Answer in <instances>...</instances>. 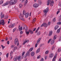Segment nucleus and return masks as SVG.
Segmentation results:
<instances>
[{
    "instance_id": "nucleus-1",
    "label": "nucleus",
    "mask_w": 61,
    "mask_h": 61,
    "mask_svg": "<svg viewBox=\"0 0 61 61\" xmlns=\"http://www.w3.org/2000/svg\"><path fill=\"white\" fill-rule=\"evenodd\" d=\"M50 3V5L51 6H52L54 4V2L52 1H51V0H48L47 3V5H49V4Z\"/></svg>"
},
{
    "instance_id": "nucleus-2",
    "label": "nucleus",
    "mask_w": 61,
    "mask_h": 61,
    "mask_svg": "<svg viewBox=\"0 0 61 61\" xmlns=\"http://www.w3.org/2000/svg\"><path fill=\"white\" fill-rule=\"evenodd\" d=\"M17 0H11V1L9 3L11 5H14L17 3Z\"/></svg>"
},
{
    "instance_id": "nucleus-3",
    "label": "nucleus",
    "mask_w": 61,
    "mask_h": 61,
    "mask_svg": "<svg viewBox=\"0 0 61 61\" xmlns=\"http://www.w3.org/2000/svg\"><path fill=\"white\" fill-rule=\"evenodd\" d=\"M21 60V57L20 56H18V57H16L15 58H14V61H20Z\"/></svg>"
},
{
    "instance_id": "nucleus-4",
    "label": "nucleus",
    "mask_w": 61,
    "mask_h": 61,
    "mask_svg": "<svg viewBox=\"0 0 61 61\" xmlns=\"http://www.w3.org/2000/svg\"><path fill=\"white\" fill-rule=\"evenodd\" d=\"M20 15L19 16V18L22 20V21H25V19H24L23 17L24 16V15L23 14H21V13H20Z\"/></svg>"
},
{
    "instance_id": "nucleus-5",
    "label": "nucleus",
    "mask_w": 61,
    "mask_h": 61,
    "mask_svg": "<svg viewBox=\"0 0 61 61\" xmlns=\"http://www.w3.org/2000/svg\"><path fill=\"white\" fill-rule=\"evenodd\" d=\"M14 42L15 45H16L17 44V46L19 45V41H18L17 38H16L14 40Z\"/></svg>"
},
{
    "instance_id": "nucleus-6",
    "label": "nucleus",
    "mask_w": 61,
    "mask_h": 61,
    "mask_svg": "<svg viewBox=\"0 0 61 61\" xmlns=\"http://www.w3.org/2000/svg\"><path fill=\"white\" fill-rule=\"evenodd\" d=\"M5 24L4 21V20L1 19L0 20V26L1 25H4Z\"/></svg>"
},
{
    "instance_id": "nucleus-7",
    "label": "nucleus",
    "mask_w": 61,
    "mask_h": 61,
    "mask_svg": "<svg viewBox=\"0 0 61 61\" xmlns=\"http://www.w3.org/2000/svg\"><path fill=\"white\" fill-rule=\"evenodd\" d=\"M47 26H48V25H47V24L46 23H43V24L41 25V27H43V26H44V27H46Z\"/></svg>"
},
{
    "instance_id": "nucleus-8",
    "label": "nucleus",
    "mask_w": 61,
    "mask_h": 61,
    "mask_svg": "<svg viewBox=\"0 0 61 61\" xmlns=\"http://www.w3.org/2000/svg\"><path fill=\"white\" fill-rule=\"evenodd\" d=\"M48 11H49L48 7H47L46 9V10L45 9V10H44L43 12H44L45 14H46V13H47V12H48Z\"/></svg>"
},
{
    "instance_id": "nucleus-9",
    "label": "nucleus",
    "mask_w": 61,
    "mask_h": 61,
    "mask_svg": "<svg viewBox=\"0 0 61 61\" xmlns=\"http://www.w3.org/2000/svg\"><path fill=\"white\" fill-rule=\"evenodd\" d=\"M38 6L39 5L37 4H35L33 5V6L34 8H37Z\"/></svg>"
},
{
    "instance_id": "nucleus-10",
    "label": "nucleus",
    "mask_w": 61,
    "mask_h": 61,
    "mask_svg": "<svg viewBox=\"0 0 61 61\" xmlns=\"http://www.w3.org/2000/svg\"><path fill=\"white\" fill-rule=\"evenodd\" d=\"M15 26V24H12L10 25L9 26V28H13Z\"/></svg>"
},
{
    "instance_id": "nucleus-11",
    "label": "nucleus",
    "mask_w": 61,
    "mask_h": 61,
    "mask_svg": "<svg viewBox=\"0 0 61 61\" xmlns=\"http://www.w3.org/2000/svg\"><path fill=\"white\" fill-rule=\"evenodd\" d=\"M23 29H25V31H27L28 30V29L27 28V27L26 25H25L24 27H23Z\"/></svg>"
},
{
    "instance_id": "nucleus-12",
    "label": "nucleus",
    "mask_w": 61,
    "mask_h": 61,
    "mask_svg": "<svg viewBox=\"0 0 61 61\" xmlns=\"http://www.w3.org/2000/svg\"><path fill=\"white\" fill-rule=\"evenodd\" d=\"M54 56V54L53 53H51L49 57L50 58H52Z\"/></svg>"
},
{
    "instance_id": "nucleus-13",
    "label": "nucleus",
    "mask_w": 61,
    "mask_h": 61,
    "mask_svg": "<svg viewBox=\"0 0 61 61\" xmlns=\"http://www.w3.org/2000/svg\"><path fill=\"white\" fill-rule=\"evenodd\" d=\"M55 43V40H52L51 42V45H53Z\"/></svg>"
},
{
    "instance_id": "nucleus-14",
    "label": "nucleus",
    "mask_w": 61,
    "mask_h": 61,
    "mask_svg": "<svg viewBox=\"0 0 61 61\" xmlns=\"http://www.w3.org/2000/svg\"><path fill=\"white\" fill-rule=\"evenodd\" d=\"M25 18H27L28 16H29V13H27L26 14H25Z\"/></svg>"
},
{
    "instance_id": "nucleus-15",
    "label": "nucleus",
    "mask_w": 61,
    "mask_h": 61,
    "mask_svg": "<svg viewBox=\"0 0 61 61\" xmlns=\"http://www.w3.org/2000/svg\"><path fill=\"white\" fill-rule=\"evenodd\" d=\"M40 48L39 47L38 49H37V51H36V53H38L39 52V51H40Z\"/></svg>"
},
{
    "instance_id": "nucleus-16",
    "label": "nucleus",
    "mask_w": 61,
    "mask_h": 61,
    "mask_svg": "<svg viewBox=\"0 0 61 61\" xmlns=\"http://www.w3.org/2000/svg\"><path fill=\"white\" fill-rule=\"evenodd\" d=\"M29 31L30 32V33L31 34H34V32H33V31H32L31 30H29Z\"/></svg>"
},
{
    "instance_id": "nucleus-17",
    "label": "nucleus",
    "mask_w": 61,
    "mask_h": 61,
    "mask_svg": "<svg viewBox=\"0 0 61 61\" xmlns=\"http://www.w3.org/2000/svg\"><path fill=\"white\" fill-rule=\"evenodd\" d=\"M38 4H40V5H41L42 4V1L40 0H38Z\"/></svg>"
},
{
    "instance_id": "nucleus-18",
    "label": "nucleus",
    "mask_w": 61,
    "mask_h": 61,
    "mask_svg": "<svg viewBox=\"0 0 61 61\" xmlns=\"http://www.w3.org/2000/svg\"><path fill=\"white\" fill-rule=\"evenodd\" d=\"M29 41V40H27V41H25L23 43V45H25L26 43L28 42Z\"/></svg>"
},
{
    "instance_id": "nucleus-19",
    "label": "nucleus",
    "mask_w": 61,
    "mask_h": 61,
    "mask_svg": "<svg viewBox=\"0 0 61 61\" xmlns=\"http://www.w3.org/2000/svg\"><path fill=\"white\" fill-rule=\"evenodd\" d=\"M35 55V52H32L31 53V56H34V55Z\"/></svg>"
},
{
    "instance_id": "nucleus-20",
    "label": "nucleus",
    "mask_w": 61,
    "mask_h": 61,
    "mask_svg": "<svg viewBox=\"0 0 61 61\" xmlns=\"http://www.w3.org/2000/svg\"><path fill=\"white\" fill-rule=\"evenodd\" d=\"M26 11H25V10H24L23 12V15H25L26 14Z\"/></svg>"
},
{
    "instance_id": "nucleus-21",
    "label": "nucleus",
    "mask_w": 61,
    "mask_h": 61,
    "mask_svg": "<svg viewBox=\"0 0 61 61\" xmlns=\"http://www.w3.org/2000/svg\"><path fill=\"white\" fill-rule=\"evenodd\" d=\"M58 27H59V26H58V25H56L55 26L54 29L55 30H56V29H58Z\"/></svg>"
},
{
    "instance_id": "nucleus-22",
    "label": "nucleus",
    "mask_w": 61,
    "mask_h": 61,
    "mask_svg": "<svg viewBox=\"0 0 61 61\" xmlns=\"http://www.w3.org/2000/svg\"><path fill=\"white\" fill-rule=\"evenodd\" d=\"M10 2L7 1L5 3V4H3V5H4L5 6V4L6 5H8V4Z\"/></svg>"
},
{
    "instance_id": "nucleus-23",
    "label": "nucleus",
    "mask_w": 61,
    "mask_h": 61,
    "mask_svg": "<svg viewBox=\"0 0 61 61\" xmlns=\"http://www.w3.org/2000/svg\"><path fill=\"white\" fill-rule=\"evenodd\" d=\"M22 6H23V5L21 4H19V7L20 8H22Z\"/></svg>"
},
{
    "instance_id": "nucleus-24",
    "label": "nucleus",
    "mask_w": 61,
    "mask_h": 61,
    "mask_svg": "<svg viewBox=\"0 0 61 61\" xmlns=\"http://www.w3.org/2000/svg\"><path fill=\"white\" fill-rule=\"evenodd\" d=\"M61 30V28H60L59 29H58L57 32V33H59V32H60V30Z\"/></svg>"
},
{
    "instance_id": "nucleus-25",
    "label": "nucleus",
    "mask_w": 61,
    "mask_h": 61,
    "mask_svg": "<svg viewBox=\"0 0 61 61\" xmlns=\"http://www.w3.org/2000/svg\"><path fill=\"white\" fill-rule=\"evenodd\" d=\"M19 31H22V30H23V28H22V27H20V28H19Z\"/></svg>"
},
{
    "instance_id": "nucleus-26",
    "label": "nucleus",
    "mask_w": 61,
    "mask_h": 61,
    "mask_svg": "<svg viewBox=\"0 0 61 61\" xmlns=\"http://www.w3.org/2000/svg\"><path fill=\"white\" fill-rule=\"evenodd\" d=\"M52 33H53V32H52V31H51L49 32V34L50 36H51L52 35Z\"/></svg>"
},
{
    "instance_id": "nucleus-27",
    "label": "nucleus",
    "mask_w": 61,
    "mask_h": 61,
    "mask_svg": "<svg viewBox=\"0 0 61 61\" xmlns=\"http://www.w3.org/2000/svg\"><path fill=\"white\" fill-rule=\"evenodd\" d=\"M41 33V32L40 31H39V32H38L37 34V36H39V35L40 34V33Z\"/></svg>"
},
{
    "instance_id": "nucleus-28",
    "label": "nucleus",
    "mask_w": 61,
    "mask_h": 61,
    "mask_svg": "<svg viewBox=\"0 0 61 61\" xmlns=\"http://www.w3.org/2000/svg\"><path fill=\"white\" fill-rule=\"evenodd\" d=\"M40 28L39 27L36 30V31L35 32V33H36L38 31V30Z\"/></svg>"
},
{
    "instance_id": "nucleus-29",
    "label": "nucleus",
    "mask_w": 61,
    "mask_h": 61,
    "mask_svg": "<svg viewBox=\"0 0 61 61\" xmlns=\"http://www.w3.org/2000/svg\"><path fill=\"white\" fill-rule=\"evenodd\" d=\"M30 52H29V51H27V53L26 55L28 56H29L30 55Z\"/></svg>"
},
{
    "instance_id": "nucleus-30",
    "label": "nucleus",
    "mask_w": 61,
    "mask_h": 61,
    "mask_svg": "<svg viewBox=\"0 0 61 61\" xmlns=\"http://www.w3.org/2000/svg\"><path fill=\"white\" fill-rule=\"evenodd\" d=\"M33 50V48H31L30 49L29 51H30V52H31V51H32Z\"/></svg>"
},
{
    "instance_id": "nucleus-31",
    "label": "nucleus",
    "mask_w": 61,
    "mask_h": 61,
    "mask_svg": "<svg viewBox=\"0 0 61 61\" xmlns=\"http://www.w3.org/2000/svg\"><path fill=\"white\" fill-rule=\"evenodd\" d=\"M25 31L26 32V34H27V35H29V31Z\"/></svg>"
},
{
    "instance_id": "nucleus-32",
    "label": "nucleus",
    "mask_w": 61,
    "mask_h": 61,
    "mask_svg": "<svg viewBox=\"0 0 61 61\" xmlns=\"http://www.w3.org/2000/svg\"><path fill=\"white\" fill-rule=\"evenodd\" d=\"M40 40H41V38H39L37 41V43H38L40 41Z\"/></svg>"
},
{
    "instance_id": "nucleus-33",
    "label": "nucleus",
    "mask_w": 61,
    "mask_h": 61,
    "mask_svg": "<svg viewBox=\"0 0 61 61\" xmlns=\"http://www.w3.org/2000/svg\"><path fill=\"white\" fill-rule=\"evenodd\" d=\"M56 35H55L54 37L53 40H55V39H56Z\"/></svg>"
},
{
    "instance_id": "nucleus-34",
    "label": "nucleus",
    "mask_w": 61,
    "mask_h": 61,
    "mask_svg": "<svg viewBox=\"0 0 61 61\" xmlns=\"http://www.w3.org/2000/svg\"><path fill=\"white\" fill-rule=\"evenodd\" d=\"M4 3L3 0L0 1V4H2V3Z\"/></svg>"
},
{
    "instance_id": "nucleus-35",
    "label": "nucleus",
    "mask_w": 61,
    "mask_h": 61,
    "mask_svg": "<svg viewBox=\"0 0 61 61\" xmlns=\"http://www.w3.org/2000/svg\"><path fill=\"white\" fill-rule=\"evenodd\" d=\"M61 51V48H59L58 49V52H60V51Z\"/></svg>"
},
{
    "instance_id": "nucleus-36",
    "label": "nucleus",
    "mask_w": 61,
    "mask_h": 61,
    "mask_svg": "<svg viewBox=\"0 0 61 61\" xmlns=\"http://www.w3.org/2000/svg\"><path fill=\"white\" fill-rule=\"evenodd\" d=\"M51 40H52V39H50L48 41V44H49V43H50V42L51 41Z\"/></svg>"
},
{
    "instance_id": "nucleus-37",
    "label": "nucleus",
    "mask_w": 61,
    "mask_h": 61,
    "mask_svg": "<svg viewBox=\"0 0 61 61\" xmlns=\"http://www.w3.org/2000/svg\"><path fill=\"white\" fill-rule=\"evenodd\" d=\"M57 25H61V22H58L57 23Z\"/></svg>"
},
{
    "instance_id": "nucleus-38",
    "label": "nucleus",
    "mask_w": 61,
    "mask_h": 61,
    "mask_svg": "<svg viewBox=\"0 0 61 61\" xmlns=\"http://www.w3.org/2000/svg\"><path fill=\"white\" fill-rule=\"evenodd\" d=\"M49 53V51H47L45 52L46 54H47Z\"/></svg>"
},
{
    "instance_id": "nucleus-39",
    "label": "nucleus",
    "mask_w": 61,
    "mask_h": 61,
    "mask_svg": "<svg viewBox=\"0 0 61 61\" xmlns=\"http://www.w3.org/2000/svg\"><path fill=\"white\" fill-rule=\"evenodd\" d=\"M6 56L7 58H8V53L6 54Z\"/></svg>"
},
{
    "instance_id": "nucleus-40",
    "label": "nucleus",
    "mask_w": 61,
    "mask_h": 61,
    "mask_svg": "<svg viewBox=\"0 0 61 61\" xmlns=\"http://www.w3.org/2000/svg\"><path fill=\"white\" fill-rule=\"evenodd\" d=\"M1 47H2V48H3V49H4V48L5 47V46H3V45H1Z\"/></svg>"
},
{
    "instance_id": "nucleus-41",
    "label": "nucleus",
    "mask_w": 61,
    "mask_h": 61,
    "mask_svg": "<svg viewBox=\"0 0 61 61\" xmlns=\"http://www.w3.org/2000/svg\"><path fill=\"white\" fill-rule=\"evenodd\" d=\"M33 21L34 22H36V19H33Z\"/></svg>"
},
{
    "instance_id": "nucleus-42",
    "label": "nucleus",
    "mask_w": 61,
    "mask_h": 61,
    "mask_svg": "<svg viewBox=\"0 0 61 61\" xmlns=\"http://www.w3.org/2000/svg\"><path fill=\"white\" fill-rule=\"evenodd\" d=\"M24 54H25V52H23L22 53V56H24Z\"/></svg>"
},
{
    "instance_id": "nucleus-43",
    "label": "nucleus",
    "mask_w": 61,
    "mask_h": 61,
    "mask_svg": "<svg viewBox=\"0 0 61 61\" xmlns=\"http://www.w3.org/2000/svg\"><path fill=\"white\" fill-rule=\"evenodd\" d=\"M40 56L39 55V56H38L37 57V58H38V59L39 58H40Z\"/></svg>"
},
{
    "instance_id": "nucleus-44",
    "label": "nucleus",
    "mask_w": 61,
    "mask_h": 61,
    "mask_svg": "<svg viewBox=\"0 0 61 61\" xmlns=\"http://www.w3.org/2000/svg\"><path fill=\"white\" fill-rule=\"evenodd\" d=\"M40 61H44V59L43 58H41Z\"/></svg>"
},
{
    "instance_id": "nucleus-45",
    "label": "nucleus",
    "mask_w": 61,
    "mask_h": 61,
    "mask_svg": "<svg viewBox=\"0 0 61 61\" xmlns=\"http://www.w3.org/2000/svg\"><path fill=\"white\" fill-rule=\"evenodd\" d=\"M53 22H55L56 21V18H55L53 19Z\"/></svg>"
},
{
    "instance_id": "nucleus-46",
    "label": "nucleus",
    "mask_w": 61,
    "mask_h": 61,
    "mask_svg": "<svg viewBox=\"0 0 61 61\" xmlns=\"http://www.w3.org/2000/svg\"><path fill=\"white\" fill-rule=\"evenodd\" d=\"M16 30V29L15 28H14L13 30V32H15V31Z\"/></svg>"
},
{
    "instance_id": "nucleus-47",
    "label": "nucleus",
    "mask_w": 61,
    "mask_h": 61,
    "mask_svg": "<svg viewBox=\"0 0 61 61\" xmlns=\"http://www.w3.org/2000/svg\"><path fill=\"white\" fill-rule=\"evenodd\" d=\"M27 2H28V1L27 0H26L25 1V3L27 4Z\"/></svg>"
},
{
    "instance_id": "nucleus-48",
    "label": "nucleus",
    "mask_w": 61,
    "mask_h": 61,
    "mask_svg": "<svg viewBox=\"0 0 61 61\" xmlns=\"http://www.w3.org/2000/svg\"><path fill=\"white\" fill-rule=\"evenodd\" d=\"M56 58H53L52 60V61H55Z\"/></svg>"
},
{
    "instance_id": "nucleus-49",
    "label": "nucleus",
    "mask_w": 61,
    "mask_h": 61,
    "mask_svg": "<svg viewBox=\"0 0 61 61\" xmlns=\"http://www.w3.org/2000/svg\"><path fill=\"white\" fill-rule=\"evenodd\" d=\"M60 11H58L57 12V15H58V13H59Z\"/></svg>"
},
{
    "instance_id": "nucleus-50",
    "label": "nucleus",
    "mask_w": 61,
    "mask_h": 61,
    "mask_svg": "<svg viewBox=\"0 0 61 61\" xmlns=\"http://www.w3.org/2000/svg\"><path fill=\"white\" fill-rule=\"evenodd\" d=\"M55 48V47L54 46H53L52 47V50H53Z\"/></svg>"
},
{
    "instance_id": "nucleus-51",
    "label": "nucleus",
    "mask_w": 61,
    "mask_h": 61,
    "mask_svg": "<svg viewBox=\"0 0 61 61\" xmlns=\"http://www.w3.org/2000/svg\"><path fill=\"white\" fill-rule=\"evenodd\" d=\"M17 49V47H15L14 48V50H16Z\"/></svg>"
},
{
    "instance_id": "nucleus-52",
    "label": "nucleus",
    "mask_w": 61,
    "mask_h": 61,
    "mask_svg": "<svg viewBox=\"0 0 61 61\" xmlns=\"http://www.w3.org/2000/svg\"><path fill=\"white\" fill-rule=\"evenodd\" d=\"M51 24V23H50V22H49L48 23V25H50Z\"/></svg>"
},
{
    "instance_id": "nucleus-53",
    "label": "nucleus",
    "mask_w": 61,
    "mask_h": 61,
    "mask_svg": "<svg viewBox=\"0 0 61 61\" xmlns=\"http://www.w3.org/2000/svg\"><path fill=\"white\" fill-rule=\"evenodd\" d=\"M59 5L60 6V7H61V3H60L59 4Z\"/></svg>"
},
{
    "instance_id": "nucleus-54",
    "label": "nucleus",
    "mask_w": 61,
    "mask_h": 61,
    "mask_svg": "<svg viewBox=\"0 0 61 61\" xmlns=\"http://www.w3.org/2000/svg\"><path fill=\"white\" fill-rule=\"evenodd\" d=\"M36 28H34V29H33V31H36Z\"/></svg>"
},
{
    "instance_id": "nucleus-55",
    "label": "nucleus",
    "mask_w": 61,
    "mask_h": 61,
    "mask_svg": "<svg viewBox=\"0 0 61 61\" xmlns=\"http://www.w3.org/2000/svg\"><path fill=\"white\" fill-rule=\"evenodd\" d=\"M37 46V44H36L35 45V47H36Z\"/></svg>"
},
{
    "instance_id": "nucleus-56",
    "label": "nucleus",
    "mask_w": 61,
    "mask_h": 61,
    "mask_svg": "<svg viewBox=\"0 0 61 61\" xmlns=\"http://www.w3.org/2000/svg\"><path fill=\"white\" fill-rule=\"evenodd\" d=\"M58 61H61V57L59 59Z\"/></svg>"
},
{
    "instance_id": "nucleus-57",
    "label": "nucleus",
    "mask_w": 61,
    "mask_h": 61,
    "mask_svg": "<svg viewBox=\"0 0 61 61\" xmlns=\"http://www.w3.org/2000/svg\"><path fill=\"white\" fill-rule=\"evenodd\" d=\"M61 40V37H60L59 39V41H60Z\"/></svg>"
},
{
    "instance_id": "nucleus-58",
    "label": "nucleus",
    "mask_w": 61,
    "mask_h": 61,
    "mask_svg": "<svg viewBox=\"0 0 61 61\" xmlns=\"http://www.w3.org/2000/svg\"><path fill=\"white\" fill-rule=\"evenodd\" d=\"M7 44L8 45H9V41H8L7 42Z\"/></svg>"
},
{
    "instance_id": "nucleus-59",
    "label": "nucleus",
    "mask_w": 61,
    "mask_h": 61,
    "mask_svg": "<svg viewBox=\"0 0 61 61\" xmlns=\"http://www.w3.org/2000/svg\"><path fill=\"white\" fill-rule=\"evenodd\" d=\"M26 4H27V3H25L24 4V6H26Z\"/></svg>"
},
{
    "instance_id": "nucleus-60",
    "label": "nucleus",
    "mask_w": 61,
    "mask_h": 61,
    "mask_svg": "<svg viewBox=\"0 0 61 61\" xmlns=\"http://www.w3.org/2000/svg\"><path fill=\"white\" fill-rule=\"evenodd\" d=\"M47 56H46L45 57V59L46 60V59H47Z\"/></svg>"
},
{
    "instance_id": "nucleus-61",
    "label": "nucleus",
    "mask_w": 61,
    "mask_h": 61,
    "mask_svg": "<svg viewBox=\"0 0 61 61\" xmlns=\"http://www.w3.org/2000/svg\"><path fill=\"white\" fill-rule=\"evenodd\" d=\"M28 56L26 54L25 55V57H27V56Z\"/></svg>"
},
{
    "instance_id": "nucleus-62",
    "label": "nucleus",
    "mask_w": 61,
    "mask_h": 61,
    "mask_svg": "<svg viewBox=\"0 0 61 61\" xmlns=\"http://www.w3.org/2000/svg\"><path fill=\"white\" fill-rule=\"evenodd\" d=\"M56 56L55 55V56H54V58H56Z\"/></svg>"
},
{
    "instance_id": "nucleus-63",
    "label": "nucleus",
    "mask_w": 61,
    "mask_h": 61,
    "mask_svg": "<svg viewBox=\"0 0 61 61\" xmlns=\"http://www.w3.org/2000/svg\"><path fill=\"white\" fill-rule=\"evenodd\" d=\"M13 51H11L10 53L11 54H13Z\"/></svg>"
},
{
    "instance_id": "nucleus-64",
    "label": "nucleus",
    "mask_w": 61,
    "mask_h": 61,
    "mask_svg": "<svg viewBox=\"0 0 61 61\" xmlns=\"http://www.w3.org/2000/svg\"><path fill=\"white\" fill-rule=\"evenodd\" d=\"M23 33V31H21L20 32V34H22Z\"/></svg>"
}]
</instances>
